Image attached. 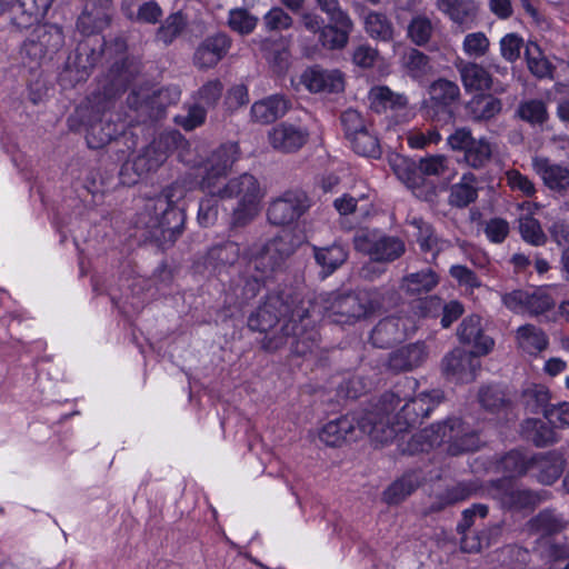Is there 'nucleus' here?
<instances>
[{
	"mask_svg": "<svg viewBox=\"0 0 569 569\" xmlns=\"http://www.w3.org/2000/svg\"><path fill=\"white\" fill-rule=\"evenodd\" d=\"M310 306L311 299H302L298 293L272 292L250 315L248 327L266 333L263 347L267 350L289 346L293 353L306 356L315 350L319 338L313 329Z\"/></svg>",
	"mask_w": 569,
	"mask_h": 569,
	"instance_id": "f257e3e1",
	"label": "nucleus"
},
{
	"mask_svg": "<svg viewBox=\"0 0 569 569\" xmlns=\"http://www.w3.org/2000/svg\"><path fill=\"white\" fill-rule=\"evenodd\" d=\"M418 381L406 377L379 398L371 411L359 421L361 430L379 443L393 440L399 433L422 422L442 401L439 390L415 395Z\"/></svg>",
	"mask_w": 569,
	"mask_h": 569,
	"instance_id": "f03ea898",
	"label": "nucleus"
},
{
	"mask_svg": "<svg viewBox=\"0 0 569 569\" xmlns=\"http://www.w3.org/2000/svg\"><path fill=\"white\" fill-rule=\"evenodd\" d=\"M382 300V293L376 288L321 293L315 302L311 300V320L315 325L316 315H322L331 322L352 325L379 310Z\"/></svg>",
	"mask_w": 569,
	"mask_h": 569,
	"instance_id": "7ed1b4c3",
	"label": "nucleus"
},
{
	"mask_svg": "<svg viewBox=\"0 0 569 569\" xmlns=\"http://www.w3.org/2000/svg\"><path fill=\"white\" fill-rule=\"evenodd\" d=\"M186 196V188L178 182L166 187L158 196L148 198L139 223L159 240L174 242L184 229L186 214L180 201Z\"/></svg>",
	"mask_w": 569,
	"mask_h": 569,
	"instance_id": "20e7f679",
	"label": "nucleus"
},
{
	"mask_svg": "<svg viewBox=\"0 0 569 569\" xmlns=\"http://www.w3.org/2000/svg\"><path fill=\"white\" fill-rule=\"evenodd\" d=\"M397 177L412 191L415 197L435 202L438 197L436 179L450 174V160L443 154H433L412 161L396 156L390 161Z\"/></svg>",
	"mask_w": 569,
	"mask_h": 569,
	"instance_id": "39448f33",
	"label": "nucleus"
},
{
	"mask_svg": "<svg viewBox=\"0 0 569 569\" xmlns=\"http://www.w3.org/2000/svg\"><path fill=\"white\" fill-rule=\"evenodd\" d=\"M415 438L430 448L448 443L447 451L452 456L475 451L481 443L478 432L459 418H450L432 425Z\"/></svg>",
	"mask_w": 569,
	"mask_h": 569,
	"instance_id": "423d86ee",
	"label": "nucleus"
},
{
	"mask_svg": "<svg viewBox=\"0 0 569 569\" xmlns=\"http://www.w3.org/2000/svg\"><path fill=\"white\" fill-rule=\"evenodd\" d=\"M295 237L289 231H282L259 247H253L248 252V271L256 272L259 277L270 280L282 271L287 260L296 251Z\"/></svg>",
	"mask_w": 569,
	"mask_h": 569,
	"instance_id": "0eeeda50",
	"label": "nucleus"
},
{
	"mask_svg": "<svg viewBox=\"0 0 569 569\" xmlns=\"http://www.w3.org/2000/svg\"><path fill=\"white\" fill-rule=\"evenodd\" d=\"M213 196L220 199L238 200L232 210V223L246 226L254 219L259 212V203L262 198L259 181L249 173L230 179L223 187H217Z\"/></svg>",
	"mask_w": 569,
	"mask_h": 569,
	"instance_id": "6e6552de",
	"label": "nucleus"
},
{
	"mask_svg": "<svg viewBox=\"0 0 569 569\" xmlns=\"http://www.w3.org/2000/svg\"><path fill=\"white\" fill-rule=\"evenodd\" d=\"M126 41L121 38L114 39L113 43L107 44L101 51L106 54L114 51L120 54L107 74L98 82L97 90L91 94L90 102L98 112L109 108L111 100L123 92L133 78V72L127 67L123 58Z\"/></svg>",
	"mask_w": 569,
	"mask_h": 569,
	"instance_id": "1a4fd4ad",
	"label": "nucleus"
},
{
	"mask_svg": "<svg viewBox=\"0 0 569 569\" xmlns=\"http://www.w3.org/2000/svg\"><path fill=\"white\" fill-rule=\"evenodd\" d=\"M355 249L371 260L390 263L406 252V243L396 236L378 234L376 231L359 230L353 237Z\"/></svg>",
	"mask_w": 569,
	"mask_h": 569,
	"instance_id": "9d476101",
	"label": "nucleus"
},
{
	"mask_svg": "<svg viewBox=\"0 0 569 569\" xmlns=\"http://www.w3.org/2000/svg\"><path fill=\"white\" fill-rule=\"evenodd\" d=\"M64 46L62 28L57 24H39L32 29L24 40L21 54L31 63L40 64L46 58L52 57Z\"/></svg>",
	"mask_w": 569,
	"mask_h": 569,
	"instance_id": "9b49d317",
	"label": "nucleus"
},
{
	"mask_svg": "<svg viewBox=\"0 0 569 569\" xmlns=\"http://www.w3.org/2000/svg\"><path fill=\"white\" fill-rule=\"evenodd\" d=\"M239 156V146L236 142H227L214 149L202 162L201 189L207 193L216 192L218 181L229 173Z\"/></svg>",
	"mask_w": 569,
	"mask_h": 569,
	"instance_id": "f8f14e48",
	"label": "nucleus"
},
{
	"mask_svg": "<svg viewBox=\"0 0 569 569\" xmlns=\"http://www.w3.org/2000/svg\"><path fill=\"white\" fill-rule=\"evenodd\" d=\"M178 142L184 143L179 133L160 134L133 158L131 169L139 177L157 171L167 160L171 147Z\"/></svg>",
	"mask_w": 569,
	"mask_h": 569,
	"instance_id": "ddd939ff",
	"label": "nucleus"
},
{
	"mask_svg": "<svg viewBox=\"0 0 569 569\" xmlns=\"http://www.w3.org/2000/svg\"><path fill=\"white\" fill-rule=\"evenodd\" d=\"M309 208V199L302 191H286L273 199L267 211L268 220L274 226H287L298 220Z\"/></svg>",
	"mask_w": 569,
	"mask_h": 569,
	"instance_id": "4468645a",
	"label": "nucleus"
},
{
	"mask_svg": "<svg viewBox=\"0 0 569 569\" xmlns=\"http://www.w3.org/2000/svg\"><path fill=\"white\" fill-rule=\"evenodd\" d=\"M178 99L179 92L177 90L160 89L151 94L132 92L128 97V103L134 108L139 116L154 121L160 119L164 114L166 108Z\"/></svg>",
	"mask_w": 569,
	"mask_h": 569,
	"instance_id": "2eb2a0df",
	"label": "nucleus"
},
{
	"mask_svg": "<svg viewBox=\"0 0 569 569\" xmlns=\"http://www.w3.org/2000/svg\"><path fill=\"white\" fill-rule=\"evenodd\" d=\"M502 301L511 311H527L532 316L542 315L555 306L553 298L542 288L532 291L515 290L505 295Z\"/></svg>",
	"mask_w": 569,
	"mask_h": 569,
	"instance_id": "dca6fc26",
	"label": "nucleus"
},
{
	"mask_svg": "<svg viewBox=\"0 0 569 569\" xmlns=\"http://www.w3.org/2000/svg\"><path fill=\"white\" fill-rule=\"evenodd\" d=\"M307 128L289 122L274 126L268 133L270 146L282 153H293L300 150L309 140Z\"/></svg>",
	"mask_w": 569,
	"mask_h": 569,
	"instance_id": "f3484780",
	"label": "nucleus"
},
{
	"mask_svg": "<svg viewBox=\"0 0 569 569\" xmlns=\"http://www.w3.org/2000/svg\"><path fill=\"white\" fill-rule=\"evenodd\" d=\"M367 415L368 412L360 418L347 415L329 421L323 426L319 433L320 440L327 446L337 447L343 441L358 439L362 433L369 436V432L361 430L359 427V421H361Z\"/></svg>",
	"mask_w": 569,
	"mask_h": 569,
	"instance_id": "a211bd4d",
	"label": "nucleus"
},
{
	"mask_svg": "<svg viewBox=\"0 0 569 569\" xmlns=\"http://www.w3.org/2000/svg\"><path fill=\"white\" fill-rule=\"evenodd\" d=\"M480 356L476 350L466 351L457 348L443 358V372L462 382L472 381L480 368Z\"/></svg>",
	"mask_w": 569,
	"mask_h": 569,
	"instance_id": "6ab92c4d",
	"label": "nucleus"
},
{
	"mask_svg": "<svg viewBox=\"0 0 569 569\" xmlns=\"http://www.w3.org/2000/svg\"><path fill=\"white\" fill-rule=\"evenodd\" d=\"M466 117L473 123L493 121L503 111V102L488 91L475 93L463 106Z\"/></svg>",
	"mask_w": 569,
	"mask_h": 569,
	"instance_id": "aec40b11",
	"label": "nucleus"
},
{
	"mask_svg": "<svg viewBox=\"0 0 569 569\" xmlns=\"http://www.w3.org/2000/svg\"><path fill=\"white\" fill-rule=\"evenodd\" d=\"M112 0H94L86 2L83 11L77 20V29L84 36L100 32L109 26Z\"/></svg>",
	"mask_w": 569,
	"mask_h": 569,
	"instance_id": "412c9836",
	"label": "nucleus"
},
{
	"mask_svg": "<svg viewBox=\"0 0 569 569\" xmlns=\"http://www.w3.org/2000/svg\"><path fill=\"white\" fill-rule=\"evenodd\" d=\"M231 39L222 32L207 37L197 47L193 54V63L199 69L214 67L228 53Z\"/></svg>",
	"mask_w": 569,
	"mask_h": 569,
	"instance_id": "4be33fe9",
	"label": "nucleus"
},
{
	"mask_svg": "<svg viewBox=\"0 0 569 569\" xmlns=\"http://www.w3.org/2000/svg\"><path fill=\"white\" fill-rule=\"evenodd\" d=\"M102 54L101 44L84 40L78 43L74 53L68 57L67 71L74 72V80L82 81L89 76Z\"/></svg>",
	"mask_w": 569,
	"mask_h": 569,
	"instance_id": "5701e85b",
	"label": "nucleus"
},
{
	"mask_svg": "<svg viewBox=\"0 0 569 569\" xmlns=\"http://www.w3.org/2000/svg\"><path fill=\"white\" fill-rule=\"evenodd\" d=\"M436 8L462 31L476 22L479 6L475 0H436Z\"/></svg>",
	"mask_w": 569,
	"mask_h": 569,
	"instance_id": "b1692460",
	"label": "nucleus"
},
{
	"mask_svg": "<svg viewBox=\"0 0 569 569\" xmlns=\"http://www.w3.org/2000/svg\"><path fill=\"white\" fill-rule=\"evenodd\" d=\"M428 358L423 342L406 345L389 355L388 368L393 372L411 371L420 367Z\"/></svg>",
	"mask_w": 569,
	"mask_h": 569,
	"instance_id": "393cba45",
	"label": "nucleus"
},
{
	"mask_svg": "<svg viewBox=\"0 0 569 569\" xmlns=\"http://www.w3.org/2000/svg\"><path fill=\"white\" fill-rule=\"evenodd\" d=\"M306 87L312 92L337 93L345 88L343 74L339 70L309 68L302 74Z\"/></svg>",
	"mask_w": 569,
	"mask_h": 569,
	"instance_id": "a878e982",
	"label": "nucleus"
},
{
	"mask_svg": "<svg viewBox=\"0 0 569 569\" xmlns=\"http://www.w3.org/2000/svg\"><path fill=\"white\" fill-rule=\"evenodd\" d=\"M461 83L466 92H486L493 88L492 74L477 62H461L457 64Z\"/></svg>",
	"mask_w": 569,
	"mask_h": 569,
	"instance_id": "bb28decb",
	"label": "nucleus"
},
{
	"mask_svg": "<svg viewBox=\"0 0 569 569\" xmlns=\"http://www.w3.org/2000/svg\"><path fill=\"white\" fill-rule=\"evenodd\" d=\"M532 166L550 190L567 191L569 188V167L551 162L547 158H535Z\"/></svg>",
	"mask_w": 569,
	"mask_h": 569,
	"instance_id": "cd10ccee",
	"label": "nucleus"
},
{
	"mask_svg": "<svg viewBox=\"0 0 569 569\" xmlns=\"http://www.w3.org/2000/svg\"><path fill=\"white\" fill-rule=\"evenodd\" d=\"M458 336L461 342L472 345L478 355H487L491 351L495 342L482 331L479 316L466 318L459 326Z\"/></svg>",
	"mask_w": 569,
	"mask_h": 569,
	"instance_id": "c85d7f7f",
	"label": "nucleus"
},
{
	"mask_svg": "<svg viewBox=\"0 0 569 569\" xmlns=\"http://www.w3.org/2000/svg\"><path fill=\"white\" fill-rule=\"evenodd\" d=\"M406 321L399 317H387L372 329L370 340L378 348H388L406 337Z\"/></svg>",
	"mask_w": 569,
	"mask_h": 569,
	"instance_id": "c756f323",
	"label": "nucleus"
},
{
	"mask_svg": "<svg viewBox=\"0 0 569 569\" xmlns=\"http://www.w3.org/2000/svg\"><path fill=\"white\" fill-rule=\"evenodd\" d=\"M289 110V101L280 94H273L256 101L251 106L250 114L254 122L262 124L274 122Z\"/></svg>",
	"mask_w": 569,
	"mask_h": 569,
	"instance_id": "7c9ffc66",
	"label": "nucleus"
},
{
	"mask_svg": "<svg viewBox=\"0 0 569 569\" xmlns=\"http://www.w3.org/2000/svg\"><path fill=\"white\" fill-rule=\"evenodd\" d=\"M429 97L432 111L431 117L437 116L436 108L447 110L449 107L460 100L461 92L457 82L446 78L435 80L429 87Z\"/></svg>",
	"mask_w": 569,
	"mask_h": 569,
	"instance_id": "2f4dec72",
	"label": "nucleus"
},
{
	"mask_svg": "<svg viewBox=\"0 0 569 569\" xmlns=\"http://www.w3.org/2000/svg\"><path fill=\"white\" fill-rule=\"evenodd\" d=\"M567 527V521L555 509L541 510L532 517L527 528L530 533L540 536V539L549 538L561 532Z\"/></svg>",
	"mask_w": 569,
	"mask_h": 569,
	"instance_id": "473e14b6",
	"label": "nucleus"
},
{
	"mask_svg": "<svg viewBox=\"0 0 569 569\" xmlns=\"http://www.w3.org/2000/svg\"><path fill=\"white\" fill-rule=\"evenodd\" d=\"M52 0H16L12 23L18 28H26L33 20L44 16Z\"/></svg>",
	"mask_w": 569,
	"mask_h": 569,
	"instance_id": "72a5a7b5",
	"label": "nucleus"
},
{
	"mask_svg": "<svg viewBox=\"0 0 569 569\" xmlns=\"http://www.w3.org/2000/svg\"><path fill=\"white\" fill-rule=\"evenodd\" d=\"M438 283L439 276L431 268H426L405 276L400 288L409 296H420L433 290Z\"/></svg>",
	"mask_w": 569,
	"mask_h": 569,
	"instance_id": "f704fd0d",
	"label": "nucleus"
},
{
	"mask_svg": "<svg viewBox=\"0 0 569 569\" xmlns=\"http://www.w3.org/2000/svg\"><path fill=\"white\" fill-rule=\"evenodd\" d=\"M352 30L353 22L351 18H349V22H330L321 29L319 41L327 49H342L347 46Z\"/></svg>",
	"mask_w": 569,
	"mask_h": 569,
	"instance_id": "c9c22d12",
	"label": "nucleus"
},
{
	"mask_svg": "<svg viewBox=\"0 0 569 569\" xmlns=\"http://www.w3.org/2000/svg\"><path fill=\"white\" fill-rule=\"evenodd\" d=\"M478 179L471 173H463L461 180L450 190L449 202L453 207L465 208L478 198Z\"/></svg>",
	"mask_w": 569,
	"mask_h": 569,
	"instance_id": "e433bc0d",
	"label": "nucleus"
},
{
	"mask_svg": "<svg viewBox=\"0 0 569 569\" xmlns=\"http://www.w3.org/2000/svg\"><path fill=\"white\" fill-rule=\"evenodd\" d=\"M519 347L529 355H536L548 346L545 332L533 325H525L517 330Z\"/></svg>",
	"mask_w": 569,
	"mask_h": 569,
	"instance_id": "4c0bfd02",
	"label": "nucleus"
},
{
	"mask_svg": "<svg viewBox=\"0 0 569 569\" xmlns=\"http://www.w3.org/2000/svg\"><path fill=\"white\" fill-rule=\"evenodd\" d=\"M523 432L536 447H547L558 441L552 427L538 419H528L523 423Z\"/></svg>",
	"mask_w": 569,
	"mask_h": 569,
	"instance_id": "58836bf2",
	"label": "nucleus"
},
{
	"mask_svg": "<svg viewBox=\"0 0 569 569\" xmlns=\"http://www.w3.org/2000/svg\"><path fill=\"white\" fill-rule=\"evenodd\" d=\"M347 258V250L339 244H332L330 247L315 250V259L322 268L326 276L331 274L336 269L343 264Z\"/></svg>",
	"mask_w": 569,
	"mask_h": 569,
	"instance_id": "ea45409f",
	"label": "nucleus"
},
{
	"mask_svg": "<svg viewBox=\"0 0 569 569\" xmlns=\"http://www.w3.org/2000/svg\"><path fill=\"white\" fill-rule=\"evenodd\" d=\"M550 492L547 490L532 491L529 489H511L506 493L505 501L510 508L523 509L536 507L540 502L547 500Z\"/></svg>",
	"mask_w": 569,
	"mask_h": 569,
	"instance_id": "a19ab883",
	"label": "nucleus"
},
{
	"mask_svg": "<svg viewBox=\"0 0 569 569\" xmlns=\"http://www.w3.org/2000/svg\"><path fill=\"white\" fill-rule=\"evenodd\" d=\"M527 67L537 78H551L553 66L542 53L540 47L536 43H528L525 50Z\"/></svg>",
	"mask_w": 569,
	"mask_h": 569,
	"instance_id": "79ce46f5",
	"label": "nucleus"
},
{
	"mask_svg": "<svg viewBox=\"0 0 569 569\" xmlns=\"http://www.w3.org/2000/svg\"><path fill=\"white\" fill-rule=\"evenodd\" d=\"M349 142L355 152L360 156L375 159L381 156L380 142L372 126L351 138Z\"/></svg>",
	"mask_w": 569,
	"mask_h": 569,
	"instance_id": "37998d69",
	"label": "nucleus"
},
{
	"mask_svg": "<svg viewBox=\"0 0 569 569\" xmlns=\"http://www.w3.org/2000/svg\"><path fill=\"white\" fill-rule=\"evenodd\" d=\"M365 30L373 39L390 41L393 38L392 22L386 14L371 11L365 18Z\"/></svg>",
	"mask_w": 569,
	"mask_h": 569,
	"instance_id": "c03bdc74",
	"label": "nucleus"
},
{
	"mask_svg": "<svg viewBox=\"0 0 569 569\" xmlns=\"http://www.w3.org/2000/svg\"><path fill=\"white\" fill-rule=\"evenodd\" d=\"M492 157V146L487 138L476 139L463 153L465 162L472 169L485 168Z\"/></svg>",
	"mask_w": 569,
	"mask_h": 569,
	"instance_id": "a18cd8bd",
	"label": "nucleus"
},
{
	"mask_svg": "<svg viewBox=\"0 0 569 569\" xmlns=\"http://www.w3.org/2000/svg\"><path fill=\"white\" fill-rule=\"evenodd\" d=\"M419 485V477L417 475H406L388 487L383 493L385 500L390 505L399 503L411 495Z\"/></svg>",
	"mask_w": 569,
	"mask_h": 569,
	"instance_id": "49530a36",
	"label": "nucleus"
},
{
	"mask_svg": "<svg viewBox=\"0 0 569 569\" xmlns=\"http://www.w3.org/2000/svg\"><path fill=\"white\" fill-rule=\"evenodd\" d=\"M240 248L236 242L227 241L208 251V262L213 268L232 266L239 259Z\"/></svg>",
	"mask_w": 569,
	"mask_h": 569,
	"instance_id": "de8ad7c7",
	"label": "nucleus"
},
{
	"mask_svg": "<svg viewBox=\"0 0 569 569\" xmlns=\"http://www.w3.org/2000/svg\"><path fill=\"white\" fill-rule=\"evenodd\" d=\"M533 465L540 468L537 479L543 485L553 483L563 471V460L558 455L535 457Z\"/></svg>",
	"mask_w": 569,
	"mask_h": 569,
	"instance_id": "09e8293b",
	"label": "nucleus"
},
{
	"mask_svg": "<svg viewBox=\"0 0 569 569\" xmlns=\"http://www.w3.org/2000/svg\"><path fill=\"white\" fill-rule=\"evenodd\" d=\"M186 26L187 20L181 12L172 13L158 28L156 40L169 46L183 32Z\"/></svg>",
	"mask_w": 569,
	"mask_h": 569,
	"instance_id": "8fccbe9b",
	"label": "nucleus"
},
{
	"mask_svg": "<svg viewBox=\"0 0 569 569\" xmlns=\"http://www.w3.org/2000/svg\"><path fill=\"white\" fill-rule=\"evenodd\" d=\"M535 462V457L527 458L518 450H511L499 461L498 468L508 477H515L526 473Z\"/></svg>",
	"mask_w": 569,
	"mask_h": 569,
	"instance_id": "3c124183",
	"label": "nucleus"
},
{
	"mask_svg": "<svg viewBox=\"0 0 569 569\" xmlns=\"http://www.w3.org/2000/svg\"><path fill=\"white\" fill-rule=\"evenodd\" d=\"M402 62L407 73L413 79H420L432 70L429 57L413 48L403 54Z\"/></svg>",
	"mask_w": 569,
	"mask_h": 569,
	"instance_id": "603ef678",
	"label": "nucleus"
},
{
	"mask_svg": "<svg viewBox=\"0 0 569 569\" xmlns=\"http://www.w3.org/2000/svg\"><path fill=\"white\" fill-rule=\"evenodd\" d=\"M500 532L501 528L499 526H492L481 532L461 533L460 548L463 552H479L483 547H489L491 540Z\"/></svg>",
	"mask_w": 569,
	"mask_h": 569,
	"instance_id": "864d4df0",
	"label": "nucleus"
},
{
	"mask_svg": "<svg viewBox=\"0 0 569 569\" xmlns=\"http://www.w3.org/2000/svg\"><path fill=\"white\" fill-rule=\"evenodd\" d=\"M118 134V129L111 121L99 120L90 126L87 133L88 146L99 149L109 143Z\"/></svg>",
	"mask_w": 569,
	"mask_h": 569,
	"instance_id": "5fc2aeb1",
	"label": "nucleus"
},
{
	"mask_svg": "<svg viewBox=\"0 0 569 569\" xmlns=\"http://www.w3.org/2000/svg\"><path fill=\"white\" fill-rule=\"evenodd\" d=\"M432 34L433 24L431 20L423 14L415 16L407 27V37L416 46L427 44L430 41Z\"/></svg>",
	"mask_w": 569,
	"mask_h": 569,
	"instance_id": "6e6d98bb",
	"label": "nucleus"
},
{
	"mask_svg": "<svg viewBox=\"0 0 569 569\" xmlns=\"http://www.w3.org/2000/svg\"><path fill=\"white\" fill-rule=\"evenodd\" d=\"M517 116L530 124H542L548 120L546 103L539 99H530L520 102Z\"/></svg>",
	"mask_w": 569,
	"mask_h": 569,
	"instance_id": "4d7b16f0",
	"label": "nucleus"
},
{
	"mask_svg": "<svg viewBox=\"0 0 569 569\" xmlns=\"http://www.w3.org/2000/svg\"><path fill=\"white\" fill-rule=\"evenodd\" d=\"M519 232L521 238L532 246H542L547 241L539 221L530 216L519 218Z\"/></svg>",
	"mask_w": 569,
	"mask_h": 569,
	"instance_id": "13d9d810",
	"label": "nucleus"
},
{
	"mask_svg": "<svg viewBox=\"0 0 569 569\" xmlns=\"http://www.w3.org/2000/svg\"><path fill=\"white\" fill-rule=\"evenodd\" d=\"M340 120L348 141L372 126L358 110L351 108L342 112Z\"/></svg>",
	"mask_w": 569,
	"mask_h": 569,
	"instance_id": "bf43d9fd",
	"label": "nucleus"
},
{
	"mask_svg": "<svg viewBox=\"0 0 569 569\" xmlns=\"http://www.w3.org/2000/svg\"><path fill=\"white\" fill-rule=\"evenodd\" d=\"M258 23V18L251 14L247 9L237 8L229 12V27L240 34L251 33Z\"/></svg>",
	"mask_w": 569,
	"mask_h": 569,
	"instance_id": "052dcab7",
	"label": "nucleus"
},
{
	"mask_svg": "<svg viewBox=\"0 0 569 569\" xmlns=\"http://www.w3.org/2000/svg\"><path fill=\"white\" fill-rule=\"evenodd\" d=\"M262 24L268 32H281L292 27L293 19L281 7H272L262 17Z\"/></svg>",
	"mask_w": 569,
	"mask_h": 569,
	"instance_id": "680f3d73",
	"label": "nucleus"
},
{
	"mask_svg": "<svg viewBox=\"0 0 569 569\" xmlns=\"http://www.w3.org/2000/svg\"><path fill=\"white\" fill-rule=\"evenodd\" d=\"M523 399L527 408L535 413L542 412L550 408V393L545 386H533L523 392Z\"/></svg>",
	"mask_w": 569,
	"mask_h": 569,
	"instance_id": "e2e57ef3",
	"label": "nucleus"
},
{
	"mask_svg": "<svg viewBox=\"0 0 569 569\" xmlns=\"http://www.w3.org/2000/svg\"><path fill=\"white\" fill-rule=\"evenodd\" d=\"M267 281L268 280L259 277V274H257L256 272H249L248 266H246V269L240 280V292H236V295L242 302H247L253 299L260 292V290L264 287Z\"/></svg>",
	"mask_w": 569,
	"mask_h": 569,
	"instance_id": "0e129e2a",
	"label": "nucleus"
},
{
	"mask_svg": "<svg viewBox=\"0 0 569 569\" xmlns=\"http://www.w3.org/2000/svg\"><path fill=\"white\" fill-rule=\"evenodd\" d=\"M207 110L203 106L196 102L188 107L186 113L177 114L174 117V122L183 128L187 131H191L200 126H202L206 121Z\"/></svg>",
	"mask_w": 569,
	"mask_h": 569,
	"instance_id": "69168bd1",
	"label": "nucleus"
},
{
	"mask_svg": "<svg viewBox=\"0 0 569 569\" xmlns=\"http://www.w3.org/2000/svg\"><path fill=\"white\" fill-rule=\"evenodd\" d=\"M490 41L483 32L468 33L462 42L463 52L469 57H483L489 51Z\"/></svg>",
	"mask_w": 569,
	"mask_h": 569,
	"instance_id": "338daca9",
	"label": "nucleus"
},
{
	"mask_svg": "<svg viewBox=\"0 0 569 569\" xmlns=\"http://www.w3.org/2000/svg\"><path fill=\"white\" fill-rule=\"evenodd\" d=\"M222 91L223 84L220 80H209L197 92L198 103L204 108H213L219 102Z\"/></svg>",
	"mask_w": 569,
	"mask_h": 569,
	"instance_id": "774afa93",
	"label": "nucleus"
}]
</instances>
